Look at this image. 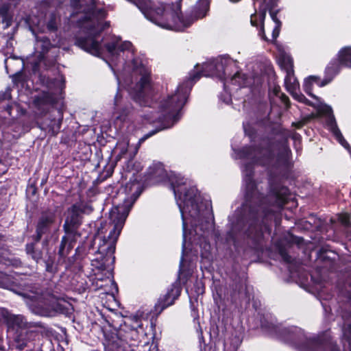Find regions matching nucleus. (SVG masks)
Instances as JSON below:
<instances>
[{
    "label": "nucleus",
    "mask_w": 351,
    "mask_h": 351,
    "mask_svg": "<svg viewBox=\"0 0 351 351\" xmlns=\"http://www.w3.org/2000/svg\"><path fill=\"white\" fill-rule=\"evenodd\" d=\"M334 60H337L341 67L349 66V64L351 62V47H346L342 48L338 53V58Z\"/></svg>",
    "instance_id": "obj_21"
},
{
    "label": "nucleus",
    "mask_w": 351,
    "mask_h": 351,
    "mask_svg": "<svg viewBox=\"0 0 351 351\" xmlns=\"http://www.w3.org/2000/svg\"><path fill=\"white\" fill-rule=\"evenodd\" d=\"M93 210L88 204L76 203L67 210L63 228L65 232L76 234L77 228L82 223V214Z\"/></svg>",
    "instance_id": "obj_10"
},
{
    "label": "nucleus",
    "mask_w": 351,
    "mask_h": 351,
    "mask_svg": "<svg viewBox=\"0 0 351 351\" xmlns=\"http://www.w3.org/2000/svg\"><path fill=\"white\" fill-rule=\"evenodd\" d=\"M4 278L5 274L2 272H0V286L3 285Z\"/></svg>",
    "instance_id": "obj_38"
},
{
    "label": "nucleus",
    "mask_w": 351,
    "mask_h": 351,
    "mask_svg": "<svg viewBox=\"0 0 351 351\" xmlns=\"http://www.w3.org/2000/svg\"><path fill=\"white\" fill-rule=\"evenodd\" d=\"M40 42H41V40H39V41H38V43H39ZM42 42L43 43V44H44V45H45V46L46 47V49H45V50H46V51H47V50H48V49H49V45H50L49 40L47 38H45V39L42 40Z\"/></svg>",
    "instance_id": "obj_35"
},
{
    "label": "nucleus",
    "mask_w": 351,
    "mask_h": 351,
    "mask_svg": "<svg viewBox=\"0 0 351 351\" xmlns=\"http://www.w3.org/2000/svg\"><path fill=\"white\" fill-rule=\"evenodd\" d=\"M249 79L245 75L239 72H237L233 76L230 77V82L232 85L238 86L239 87H245L250 84Z\"/></svg>",
    "instance_id": "obj_23"
},
{
    "label": "nucleus",
    "mask_w": 351,
    "mask_h": 351,
    "mask_svg": "<svg viewBox=\"0 0 351 351\" xmlns=\"http://www.w3.org/2000/svg\"><path fill=\"white\" fill-rule=\"evenodd\" d=\"M289 190L287 187L280 188L279 191H275L271 198L274 199L273 206L277 208H282L287 202Z\"/></svg>",
    "instance_id": "obj_20"
},
{
    "label": "nucleus",
    "mask_w": 351,
    "mask_h": 351,
    "mask_svg": "<svg viewBox=\"0 0 351 351\" xmlns=\"http://www.w3.org/2000/svg\"><path fill=\"white\" fill-rule=\"evenodd\" d=\"M341 68L337 60H332L325 69L324 78L322 80L319 87H323L329 84L339 73Z\"/></svg>",
    "instance_id": "obj_17"
},
{
    "label": "nucleus",
    "mask_w": 351,
    "mask_h": 351,
    "mask_svg": "<svg viewBox=\"0 0 351 351\" xmlns=\"http://www.w3.org/2000/svg\"><path fill=\"white\" fill-rule=\"evenodd\" d=\"M234 66V61L228 56H221L204 63L201 73L196 71L191 72L189 78L179 85L175 94L168 96L160 105L161 117L158 119L160 122L163 123L164 128H171L178 121L180 110L185 104L193 84L202 75L219 78L224 82L223 86L226 88L227 77L230 75V69Z\"/></svg>",
    "instance_id": "obj_4"
},
{
    "label": "nucleus",
    "mask_w": 351,
    "mask_h": 351,
    "mask_svg": "<svg viewBox=\"0 0 351 351\" xmlns=\"http://www.w3.org/2000/svg\"><path fill=\"white\" fill-rule=\"evenodd\" d=\"M230 101V97L228 96V97L227 98V99H225L224 101L226 103V104H228L229 101Z\"/></svg>",
    "instance_id": "obj_43"
},
{
    "label": "nucleus",
    "mask_w": 351,
    "mask_h": 351,
    "mask_svg": "<svg viewBox=\"0 0 351 351\" xmlns=\"http://www.w3.org/2000/svg\"><path fill=\"white\" fill-rule=\"evenodd\" d=\"M165 176V171L164 169L162 168L161 165H158V169L156 172L152 173L153 177H157V176Z\"/></svg>",
    "instance_id": "obj_32"
},
{
    "label": "nucleus",
    "mask_w": 351,
    "mask_h": 351,
    "mask_svg": "<svg viewBox=\"0 0 351 351\" xmlns=\"http://www.w3.org/2000/svg\"><path fill=\"white\" fill-rule=\"evenodd\" d=\"M339 220L344 226H348L350 221V216L348 213H342L339 215Z\"/></svg>",
    "instance_id": "obj_29"
},
{
    "label": "nucleus",
    "mask_w": 351,
    "mask_h": 351,
    "mask_svg": "<svg viewBox=\"0 0 351 351\" xmlns=\"http://www.w3.org/2000/svg\"><path fill=\"white\" fill-rule=\"evenodd\" d=\"M155 134V132H150L149 134H147L146 135H145L143 137H142L140 140H139V144H141V143H143V141H145L147 138H148L149 137H150L151 136H152L153 134Z\"/></svg>",
    "instance_id": "obj_34"
},
{
    "label": "nucleus",
    "mask_w": 351,
    "mask_h": 351,
    "mask_svg": "<svg viewBox=\"0 0 351 351\" xmlns=\"http://www.w3.org/2000/svg\"><path fill=\"white\" fill-rule=\"evenodd\" d=\"M138 187L139 184L135 182L126 184L125 191H128V190L131 191L134 188L136 189L135 192L132 193L130 197V202H125L124 205L117 206L111 210L110 214V220L114 226L108 237H102L100 233L98 232L95 238V241L99 240L97 252L95 254V258L91 261V266L95 278L98 281H103L105 278L115 289L117 288V284L112 280V265L115 260L114 256L115 245L129 212L139 196V193H137Z\"/></svg>",
    "instance_id": "obj_3"
},
{
    "label": "nucleus",
    "mask_w": 351,
    "mask_h": 351,
    "mask_svg": "<svg viewBox=\"0 0 351 351\" xmlns=\"http://www.w3.org/2000/svg\"><path fill=\"white\" fill-rule=\"evenodd\" d=\"M128 141H120L117 144V146L115 147V151H119V154L116 157L117 160H119L121 159V158L126 154L128 152Z\"/></svg>",
    "instance_id": "obj_25"
},
{
    "label": "nucleus",
    "mask_w": 351,
    "mask_h": 351,
    "mask_svg": "<svg viewBox=\"0 0 351 351\" xmlns=\"http://www.w3.org/2000/svg\"><path fill=\"white\" fill-rule=\"evenodd\" d=\"M132 337H133V336H136V335H137V332H136V330L132 331Z\"/></svg>",
    "instance_id": "obj_44"
},
{
    "label": "nucleus",
    "mask_w": 351,
    "mask_h": 351,
    "mask_svg": "<svg viewBox=\"0 0 351 351\" xmlns=\"http://www.w3.org/2000/svg\"><path fill=\"white\" fill-rule=\"evenodd\" d=\"M204 248L205 249V252H202V256H204L206 258H207L208 256V251L210 248V246L208 243H207L206 242L204 243Z\"/></svg>",
    "instance_id": "obj_33"
},
{
    "label": "nucleus",
    "mask_w": 351,
    "mask_h": 351,
    "mask_svg": "<svg viewBox=\"0 0 351 351\" xmlns=\"http://www.w3.org/2000/svg\"><path fill=\"white\" fill-rule=\"evenodd\" d=\"M74 11L72 18L78 16L77 23L85 36L76 38V45L84 51L99 56L103 51L99 34L109 26L108 23L102 24L106 12L97 8L95 0H71Z\"/></svg>",
    "instance_id": "obj_5"
},
{
    "label": "nucleus",
    "mask_w": 351,
    "mask_h": 351,
    "mask_svg": "<svg viewBox=\"0 0 351 351\" xmlns=\"http://www.w3.org/2000/svg\"><path fill=\"white\" fill-rule=\"evenodd\" d=\"M279 89H280V88H279V87H278V88H275V89H274V90H275V93H276V95H278V92H279Z\"/></svg>",
    "instance_id": "obj_41"
},
{
    "label": "nucleus",
    "mask_w": 351,
    "mask_h": 351,
    "mask_svg": "<svg viewBox=\"0 0 351 351\" xmlns=\"http://www.w3.org/2000/svg\"><path fill=\"white\" fill-rule=\"evenodd\" d=\"M34 334L28 330H17L14 337V345L16 349L23 350L27 348L28 351L34 348L33 337Z\"/></svg>",
    "instance_id": "obj_15"
},
{
    "label": "nucleus",
    "mask_w": 351,
    "mask_h": 351,
    "mask_svg": "<svg viewBox=\"0 0 351 351\" xmlns=\"http://www.w3.org/2000/svg\"><path fill=\"white\" fill-rule=\"evenodd\" d=\"M59 17L56 14H51L47 23V29L50 31H55L58 28Z\"/></svg>",
    "instance_id": "obj_28"
},
{
    "label": "nucleus",
    "mask_w": 351,
    "mask_h": 351,
    "mask_svg": "<svg viewBox=\"0 0 351 351\" xmlns=\"http://www.w3.org/2000/svg\"><path fill=\"white\" fill-rule=\"evenodd\" d=\"M322 80L320 78L315 75H311L305 79L303 84L304 90L308 95L316 99L318 101V104H315L313 106H315L317 108L319 112L326 115L327 117L326 124L328 129L332 133L333 136L336 138V140L347 150L350 152V145L349 143L344 139L342 136L340 130H339L335 117L332 114V108L328 105H326L319 101V99L312 93L313 86L314 84H316L318 86L321 83Z\"/></svg>",
    "instance_id": "obj_9"
},
{
    "label": "nucleus",
    "mask_w": 351,
    "mask_h": 351,
    "mask_svg": "<svg viewBox=\"0 0 351 351\" xmlns=\"http://www.w3.org/2000/svg\"><path fill=\"white\" fill-rule=\"evenodd\" d=\"M280 254L285 262L290 263L291 261V257L287 253L285 250H280Z\"/></svg>",
    "instance_id": "obj_30"
},
{
    "label": "nucleus",
    "mask_w": 351,
    "mask_h": 351,
    "mask_svg": "<svg viewBox=\"0 0 351 351\" xmlns=\"http://www.w3.org/2000/svg\"><path fill=\"white\" fill-rule=\"evenodd\" d=\"M347 298H348V299H350V293H348V296H347Z\"/></svg>",
    "instance_id": "obj_47"
},
{
    "label": "nucleus",
    "mask_w": 351,
    "mask_h": 351,
    "mask_svg": "<svg viewBox=\"0 0 351 351\" xmlns=\"http://www.w3.org/2000/svg\"><path fill=\"white\" fill-rule=\"evenodd\" d=\"M129 346L132 351H156V347L150 345L147 342L141 344V341L137 340H131L129 342Z\"/></svg>",
    "instance_id": "obj_22"
},
{
    "label": "nucleus",
    "mask_w": 351,
    "mask_h": 351,
    "mask_svg": "<svg viewBox=\"0 0 351 351\" xmlns=\"http://www.w3.org/2000/svg\"><path fill=\"white\" fill-rule=\"evenodd\" d=\"M285 84L287 91L297 101L308 106H313L312 102L307 99L304 95L299 92V83L294 75L293 71H287Z\"/></svg>",
    "instance_id": "obj_13"
},
{
    "label": "nucleus",
    "mask_w": 351,
    "mask_h": 351,
    "mask_svg": "<svg viewBox=\"0 0 351 351\" xmlns=\"http://www.w3.org/2000/svg\"><path fill=\"white\" fill-rule=\"evenodd\" d=\"M26 251L28 254H30L34 260L38 262L42 258V252L35 248L33 243L27 244L26 245Z\"/></svg>",
    "instance_id": "obj_26"
},
{
    "label": "nucleus",
    "mask_w": 351,
    "mask_h": 351,
    "mask_svg": "<svg viewBox=\"0 0 351 351\" xmlns=\"http://www.w3.org/2000/svg\"><path fill=\"white\" fill-rule=\"evenodd\" d=\"M206 15V13H204L202 14H199L197 16V18H203Z\"/></svg>",
    "instance_id": "obj_42"
},
{
    "label": "nucleus",
    "mask_w": 351,
    "mask_h": 351,
    "mask_svg": "<svg viewBox=\"0 0 351 351\" xmlns=\"http://www.w3.org/2000/svg\"><path fill=\"white\" fill-rule=\"evenodd\" d=\"M184 261L183 255L182 256L181 260H180V266L182 265Z\"/></svg>",
    "instance_id": "obj_46"
},
{
    "label": "nucleus",
    "mask_w": 351,
    "mask_h": 351,
    "mask_svg": "<svg viewBox=\"0 0 351 351\" xmlns=\"http://www.w3.org/2000/svg\"><path fill=\"white\" fill-rule=\"evenodd\" d=\"M59 223H56V215L53 210H47L41 213L36 226V241L40 240L43 235L50 232L51 229H58Z\"/></svg>",
    "instance_id": "obj_12"
},
{
    "label": "nucleus",
    "mask_w": 351,
    "mask_h": 351,
    "mask_svg": "<svg viewBox=\"0 0 351 351\" xmlns=\"http://www.w3.org/2000/svg\"><path fill=\"white\" fill-rule=\"evenodd\" d=\"M342 331L344 351H350L351 350V324L349 321H345ZM287 340L293 343L300 351H340L332 342L328 332L318 336L307 337L302 329L294 327L289 331Z\"/></svg>",
    "instance_id": "obj_7"
},
{
    "label": "nucleus",
    "mask_w": 351,
    "mask_h": 351,
    "mask_svg": "<svg viewBox=\"0 0 351 351\" xmlns=\"http://www.w3.org/2000/svg\"><path fill=\"white\" fill-rule=\"evenodd\" d=\"M105 47L112 60L122 56L123 60L131 68L132 77H135L136 83L134 86H129L128 91L141 105H147L146 98L149 97L150 87V71L144 65L142 60L135 56L132 44L129 41L121 42L119 38H114Z\"/></svg>",
    "instance_id": "obj_6"
},
{
    "label": "nucleus",
    "mask_w": 351,
    "mask_h": 351,
    "mask_svg": "<svg viewBox=\"0 0 351 351\" xmlns=\"http://www.w3.org/2000/svg\"><path fill=\"white\" fill-rule=\"evenodd\" d=\"M259 36H261V38L265 40H267V37L265 36V32H264V29L263 27H261V29L259 32Z\"/></svg>",
    "instance_id": "obj_37"
},
{
    "label": "nucleus",
    "mask_w": 351,
    "mask_h": 351,
    "mask_svg": "<svg viewBox=\"0 0 351 351\" xmlns=\"http://www.w3.org/2000/svg\"><path fill=\"white\" fill-rule=\"evenodd\" d=\"M171 185L182 219L184 253L187 239L188 223H190L192 228L189 233L191 236L190 240L196 236L204 238L206 234L212 229L211 202L210 200L203 199L197 190L193 186H189L187 180L180 176H175L171 178ZM195 240V238L193 239V241Z\"/></svg>",
    "instance_id": "obj_2"
},
{
    "label": "nucleus",
    "mask_w": 351,
    "mask_h": 351,
    "mask_svg": "<svg viewBox=\"0 0 351 351\" xmlns=\"http://www.w3.org/2000/svg\"><path fill=\"white\" fill-rule=\"evenodd\" d=\"M58 113L59 117L51 120L50 123L48 125L49 132H50L53 136H56L59 132L61 128L62 116L60 112H58Z\"/></svg>",
    "instance_id": "obj_24"
},
{
    "label": "nucleus",
    "mask_w": 351,
    "mask_h": 351,
    "mask_svg": "<svg viewBox=\"0 0 351 351\" xmlns=\"http://www.w3.org/2000/svg\"><path fill=\"white\" fill-rule=\"evenodd\" d=\"M46 270L49 272H54V268L52 265H49V263H46Z\"/></svg>",
    "instance_id": "obj_36"
},
{
    "label": "nucleus",
    "mask_w": 351,
    "mask_h": 351,
    "mask_svg": "<svg viewBox=\"0 0 351 351\" xmlns=\"http://www.w3.org/2000/svg\"><path fill=\"white\" fill-rule=\"evenodd\" d=\"M237 155L238 158L245 160L243 169L245 198L243 211L249 223L248 236L258 240L263 233V229L267 228L264 219L274 210L268 208L265 198L259 192L252 179V163L288 168L291 150L287 138H275L274 140L263 141L261 148L243 147L237 152Z\"/></svg>",
    "instance_id": "obj_1"
},
{
    "label": "nucleus",
    "mask_w": 351,
    "mask_h": 351,
    "mask_svg": "<svg viewBox=\"0 0 351 351\" xmlns=\"http://www.w3.org/2000/svg\"><path fill=\"white\" fill-rule=\"evenodd\" d=\"M23 295L36 303L38 308V313L43 316L53 317L57 314L69 315L73 312L71 303L48 291L40 293L36 289Z\"/></svg>",
    "instance_id": "obj_8"
},
{
    "label": "nucleus",
    "mask_w": 351,
    "mask_h": 351,
    "mask_svg": "<svg viewBox=\"0 0 351 351\" xmlns=\"http://www.w3.org/2000/svg\"><path fill=\"white\" fill-rule=\"evenodd\" d=\"M0 316L4 319L10 328L20 329V330H27L30 328L31 324L26 318L21 315H12L7 309L0 308Z\"/></svg>",
    "instance_id": "obj_14"
},
{
    "label": "nucleus",
    "mask_w": 351,
    "mask_h": 351,
    "mask_svg": "<svg viewBox=\"0 0 351 351\" xmlns=\"http://www.w3.org/2000/svg\"><path fill=\"white\" fill-rule=\"evenodd\" d=\"M40 97H36L35 99H34V102L38 105L40 104Z\"/></svg>",
    "instance_id": "obj_40"
},
{
    "label": "nucleus",
    "mask_w": 351,
    "mask_h": 351,
    "mask_svg": "<svg viewBox=\"0 0 351 351\" xmlns=\"http://www.w3.org/2000/svg\"><path fill=\"white\" fill-rule=\"evenodd\" d=\"M136 4L147 19L163 28H171V25L165 22H161V17L165 12L163 4L160 3L158 5H154L149 0H138Z\"/></svg>",
    "instance_id": "obj_11"
},
{
    "label": "nucleus",
    "mask_w": 351,
    "mask_h": 351,
    "mask_svg": "<svg viewBox=\"0 0 351 351\" xmlns=\"http://www.w3.org/2000/svg\"><path fill=\"white\" fill-rule=\"evenodd\" d=\"M65 234H66L62 238L58 250V254L61 257L67 256L75 243L76 234H71V232H65Z\"/></svg>",
    "instance_id": "obj_18"
},
{
    "label": "nucleus",
    "mask_w": 351,
    "mask_h": 351,
    "mask_svg": "<svg viewBox=\"0 0 351 351\" xmlns=\"http://www.w3.org/2000/svg\"><path fill=\"white\" fill-rule=\"evenodd\" d=\"M180 294V289L176 285H173L162 298H160L158 306H161V310L165 309L170 305H172Z\"/></svg>",
    "instance_id": "obj_19"
},
{
    "label": "nucleus",
    "mask_w": 351,
    "mask_h": 351,
    "mask_svg": "<svg viewBox=\"0 0 351 351\" xmlns=\"http://www.w3.org/2000/svg\"><path fill=\"white\" fill-rule=\"evenodd\" d=\"M292 138L294 141L295 146L296 149H298V146L300 145V143H301V136L299 134L294 133L292 135Z\"/></svg>",
    "instance_id": "obj_31"
},
{
    "label": "nucleus",
    "mask_w": 351,
    "mask_h": 351,
    "mask_svg": "<svg viewBox=\"0 0 351 351\" xmlns=\"http://www.w3.org/2000/svg\"><path fill=\"white\" fill-rule=\"evenodd\" d=\"M114 116L116 119L120 120H125L126 117L130 114L132 110L130 104L123 102L122 97L117 93L114 97Z\"/></svg>",
    "instance_id": "obj_16"
},
{
    "label": "nucleus",
    "mask_w": 351,
    "mask_h": 351,
    "mask_svg": "<svg viewBox=\"0 0 351 351\" xmlns=\"http://www.w3.org/2000/svg\"><path fill=\"white\" fill-rule=\"evenodd\" d=\"M281 97H282V100L284 103L287 104L289 101L288 97L286 95H285L284 94H282Z\"/></svg>",
    "instance_id": "obj_39"
},
{
    "label": "nucleus",
    "mask_w": 351,
    "mask_h": 351,
    "mask_svg": "<svg viewBox=\"0 0 351 351\" xmlns=\"http://www.w3.org/2000/svg\"><path fill=\"white\" fill-rule=\"evenodd\" d=\"M281 64L282 66L287 71H293V61L291 56L289 55H283L281 58Z\"/></svg>",
    "instance_id": "obj_27"
},
{
    "label": "nucleus",
    "mask_w": 351,
    "mask_h": 351,
    "mask_svg": "<svg viewBox=\"0 0 351 351\" xmlns=\"http://www.w3.org/2000/svg\"><path fill=\"white\" fill-rule=\"evenodd\" d=\"M29 351H42V350H40L39 348H38V349H36H36H34V348H33V349H31V350H29Z\"/></svg>",
    "instance_id": "obj_45"
}]
</instances>
